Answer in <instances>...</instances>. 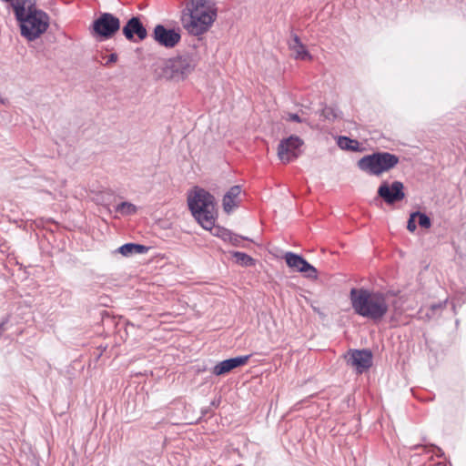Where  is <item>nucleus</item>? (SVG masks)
Segmentation results:
<instances>
[{"label":"nucleus","mask_w":466,"mask_h":466,"mask_svg":"<svg viewBox=\"0 0 466 466\" xmlns=\"http://www.w3.org/2000/svg\"><path fill=\"white\" fill-rule=\"evenodd\" d=\"M14 10L20 33L27 41H35L46 32L49 15L38 9L35 0H1Z\"/></svg>","instance_id":"f257e3e1"},{"label":"nucleus","mask_w":466,"mask_h":466,"mask_svg":"<svg viewBox=\"0 0 466 466\" xmlns=\"http://www.w3.org/2000/svg\"><path fill=\"white\" fill-rule=\"evenodd\" d=\"M218 16L214 0H190L181 11V24L194 36L207 33Z\"/></svg>","instance_id":"f03ea898"},{"label":"nucleus","mask_w":466,"mask_h":466,"mask_svg":"<svg viewBox=\"0 0 466 466\" xmlns=\"http://www.w3.org/2000/svg\"><path fill=\"white\" fill-rule=\"evenodd\" d=\"M389 296L381 291L351 289L350 299L354 312L374 322L380 321L389 311Z\"/></svg>","instance_id":"7ed1b4c3"},{"label":"nucleus","mask_w":466,"mask_h":466,"mask_svg":"<svg viewBox=\"0 0 466 466\" xmlns=\"http://www.w3.org/2000/svg\"><path fill=\"white\" fill-rule=\"evenodd\" d=\"M199 62V56L193 48L184 51L164 61L160 76L167 80L183 81L194 72Z\"/></svg>","instance_id":"20e7f679"},{"label":"nucleus","mask_w":466,"mask_h":466,"mask_svg":"<svg viewBox=\"0 0 466 466\" xmlns=\"http://www.w3.org/2000/svg\"><path fill=\"white\" fill-rule=\"evenodd\" d=\"M187 202L188 208L198 222L205 229H211L216 221L214 197L207 190L198 188L192 198H188Z\"/></svg>","instance_id":"39448f33"},{"label":"nucleus","mask_w":466,"mask_h":466,"mask_svg":"<svg viewBox=\"0 0 466 466\" xmlns=\"http://www.w3.org/2000/svg\"><path fill=\"white\" fill-rule=\"evenodd\" d=\"M400 162V157L390 152H374L365 155L357 162L360 170L370 176L379 177L394 168Z\"/></svg>","instance_id":"423d86ee"},{"label":"nucleus","mask_w":466,"mask_h":466,"mask_svg":"<svg viewBox=\"0 0 466 466\" xmlns=\"http://www.w3.org/2000/svg\"><path fill=\"white\" fill-rule=\"evenodd\" d=\"M120 19L111 13H101L89 27L90 35L99 41L112 38L120 29Z\"/></svg>","instance_id":"0eeeda50"},{"label":"nucleus","mask_w":466,"mask_h":466,"mask_svg":"<svg viewBox=\"0 0 466 466\" xmlns=\"http://www.w3.org/2000/svg\"><path fill=\"white\" fill-rule=\"evenodd\" d=\"M303 140L298 136H290L280 140L278 146V157L284 164L296 160L302 153Z\"/></svg>","instance_id":"6e6552de"},{"label":"nucleus","mask_w":466,"mask_h":466,"mask_svg":"<svg viewBox=\"0 0 466 466\" xmlns=\"http://www.w3.org/2000/svg\"><path fill=\"white\" fill-rule=\"evenodd\" d=\"M349 366L354 368L357 373L361 374L372 365V352L370 350H350L344 356Z\"/></svg>","instance_id":"1a4fd4ad"},{"label":"nucleus","mask_w":466,"mask_h":466,"mask_svg":"<svg viewBox=\"0 0 466 466\" xmlns=\"http://www.w3.org/2000/svg\"><path fill=\"white\" fill-rule=\"evenodd\" d=\"M377 194L387 204L391 205L401 201L405 198L404 185L398 180L393 181L391 184H389L388 181H382Z\"/></svg>","instance_id":"9d476101"},{"label":"nucleus","mask_w":466,"mask_h":466,"mask_svg":"<svg viewBox=\"0 0 466 466\" xmlns=\"http://www.w3.org/2000/svg\"><path fill=\"white\" fill-rule=\"evenodd\" d=\"M284 258L289 268L295 271L303 273L306 278L311 279L318 278L316 268L304 259L302 256L289 251L284 255Z\"/></svg>","instance_id":"9b49d317"},{"label":"nucleus","mask_w":466,"mask_h":466,"mask_svg":"<svg viewBox=\"0 0 466 466\" xmlns=\"http://www.w3.org/2000/svg\"><path fill=\"white\" fill-rule=\"evenodd\" d=\"M153 39L167 48L175 47L181 39L179 30L167 29L163 25H157L153 32Z\"/></svg>","instance_id":"f8f14e48"},{"label":"nucleus","mask_w":466,"mask_h":466,"mask_svg":"<svg viewBox=\"0 0 466 466\" xmlns=\"http://www.w3.org/2000/svg\"><path fill=\"white\" fill-rule=\"evenodd\" d=\"M125 37L131 42L135 41V35L142 41L147 38V32L138 16H132L122 29Z\"/></svg>","instance_id":"ddd939ff"},{"label":"nucleus","mask_w":466,"mask_h":466,"mask_svg":"<svg viewBox=\"0 0 466 466\" xmlns=\"http://www.w3.org/2000/svg\"><path fill=\"white\" fill-rule=\"evenodd\" d=\"M250 355L246 356H238L236 358H231L225 360L223 361L218 362L217 365L214 366L212 370V373L216 376H220L223 374H226L232 370L245 365L248 360H249Z\"/></svg>","instance_id":"4468645a"},{"label":"nucleus","mask_w":466,"mask_h":466,"mask_svg":"<svg viewBox=\"0 0 466 466\" xmlns=\"http://www.w3.org/2000/svg\"><path fill=\"white\" fill-rule=\"evenodd\" d=\"M289 49L294 53V56L299 60H311L312 56L307 50L305 45L301 42L297 35H292L291 40L289 43Z\"/></svg>","instance_id":"2eb2a0df"},{"label":"nucleus","mask_w":466,"mask_h":466,"mask_svg":"<svg viewBox=\"0 0 466 466\" xmlns=\"http://www.w3.org/2000/svg\"><path fill=\"white\" fill-rule=\"evenodd\" d=\"M241 193L239 186H233L225 194L223 198V208L226 213H230L232 209L238 206V197Z\"/></svg>","instance_id":"dca6fc26"},{"label":"nucleus","mask_w":466,"mask_h":466,"mask_svg":"<svg viewBox=\"0 0 466 466\" xmlns=\"http://www.w3.org/2000/svg\"><path fill=\"white\" fill-rule=\"evenodd\" d=\"M214 234L218 236L219 238H221L223 241L229 242L232 246L235 247H244V245H242V242L245 240H248V238L235 234L232 231L224 228H218Z\"/></svg>","instance_id":"f3484780"},{"label":"nucleus","mask_w":466,"mask_h":466,"mask_svg":"<svg viewBox=\"0 0 466 466\" xmlns=\"http://www.w3.org/2000/svg\"><path fill=\"white\" fill-rule=\"evenodd\" d=\"M149 248L137 243H126L122 245L118 251L125 257H128L134 254H145L148 251Z\"/></svg>","instance_id":"a211bd4d"},{"label":"nucleus","mask_w":466,"mask_h":466,"mask_svg":"<svg viewBox=\"0 0 466 466\" xmlns=\"http://www.w3.org/2000/svg\"><path fill=\"white\" fill-rule=\"evenodd\" d=\"M448 303V299H444L443 301L431 304L426 310L424 315H421L420 318L424 321H430L431 319L439 317L442 310L446 308Z\"/></svg>","instance_id":"6ab92c4d"},{"label":"nucleus","mask_w":466,"mask_h":466,"mask_svg":"<svg viewBox=\"0 0 466 466\" xmlns=\"http://www.w3.org/2000/svg\"><path fill=\"white\" fill-rule=\"evenodd\" d=\"M232 257L235 258L236 263L240 266L251 267L255 265V259L244 252L233 251Z\"/></svg>","instance_id":"aec40b11"},{"label":"nucleus","mask_w":466,"mask_h":466,"mask_svg":"<svg viewBox=\"0 0 466 466\" xmlns=\"http://www.w3.org/2000/svg\"><path fill=\"white\" fill-rule=\"evenodd\" d=\"M338 145L341 149L357 151L360 147V143L356 139H351L348 137H339Z\"/></svg>","instance_id":"412c9836"},{"label":"nucleus","mask_w":466,"mask_h":466,"mask_svg":"<svg viewBox=\"0 0 466 466\" xmlns=\"http://www.w3.org/2000/svg\"><path fill=\"white\" fill-rule=\"evenodd\" d=\"M115 211L123 216H130L137 213V208L130 202L124 201L115 207Z\"/></svg>","instance_id":"4be33fe9"},{"label":"nucleus","mask_w":466,"mask_h":466,"mask_svg":"<svg viewBox=\"0 0 466 466\" xmlns=\"http://www.w3.org/2000/svg\"><path fill=\"white\" fill-rule=\"evenodd\" d=\"M320 115L327 120L334 121L339 117V111L337 108L333 106H326L325 107L322 108Z\"/></svg>","instance_id":"5701e85b"},{"label":"nucleus","mask_w":466,"mask_h":466,"mask_svg":"<svg viewBox=\"0 0 466 466\" xmlns=\"http://www.w3.org/2000/svg\"><path fill=\"white\" fill-rule=\"evenodd\" d=\"M414 214L419 218L418 223L421 228H430L431 227V220L428 215L420 211H415Z\"/></svg>","instance_id":"b1692460"},{"label":"nucleus","mask_w":466,"mask_h":466,"mask_svg":"<svg viewBox=\"0 0 466 466\" xmlns=\"http://www.w3.org/2000/svg\"><path fill=\"white\" fill-rule=\"evenodd\" d=\"M415 214L414 212L411 213L410 215V218L408 220V223H407V229L410 231V232H414L417 228V226H416V222H415Z\"/></svg>","instance_id":"393cba45"},{"label":"nucleus","mask_w":466,"mask_h":466,"mask_svg":"<svg viewBox=\"0 0 466 466\" xmlns=\"http://www.w3.org/2000/svg\"><path fill=\"white\" fill-rule=\"evenodd\" d=\"M287 120L292 121V122H298V123L303 122L302 118L296 113H289L288 116H287Z\"/></svg>","instance_id":"a878e982"},{"label":"nucleus","mask_w":466,"mask_h":466,"mask_svg":"<svg viewBox=\"0 0 466 466\" xmlns=\"http://www.w3.org/2000/svg\"><path fill=\"white\" fill-rule=\"evenodd\" d=\"M116 60H117V55L113 53V54H110L106 64L108 65L110 63H115Z\"/></svg>","instance_id":"bb28decb"},{"label":"nucleus","mask_w":466,"mask_h":466,"mask_svg":"<svg viewBox=\"0 0 466 466\" xmlns=\"http://www.w3.org/2000/svg\"><path fill=\"white\" fill-rule=\"evenodd\" d=\"M433 449H434V454L435 455L440 456V457L443 455V452H442L441 448L433 447Z\"/></svg>","instance_id":"cd10ccee"},{"label":"nucleus","mask_w":466,"mask_h":466,"mask_svg":"<svg viewBox=\"0 0 466 466\" xmlns=\"http://www.w3.org/2000/svg\"><path fill=\"white\" fill-rule=\"evenodd\" d=\"M8 319H5L0 322V332L5 330V326L7 324Z\"/></svg>","instance_id":"c85d7f7f"},{"label":"nucleus","mask_w":466,"mask_h":466,"mask_svg":"<svg viewBox=\"0 0 466 466\" xmlns=\"http://www.w3.org/2000/svg\"><path fill=\"white\" fill-rule=\"evenodd\" d=\"M0 103L5 105L7 103V99L0 96Z\"/></svg>","instance_id":"c756f323"},{"label":"nucleus","mask_w":466,"mask_h":466,"mask_svg":"<svg viewBox=\"0 0 466 466\" xmlns=\"http://www.w3.org/2000/svg\"><path fill=\"white\" fill-rule=\"evenodd\" d=\"M423 311H424V309L420 308V310L418 311V314H423Z\"/></svg>","instance_id":"7c9ffc66"}]
</instances>
